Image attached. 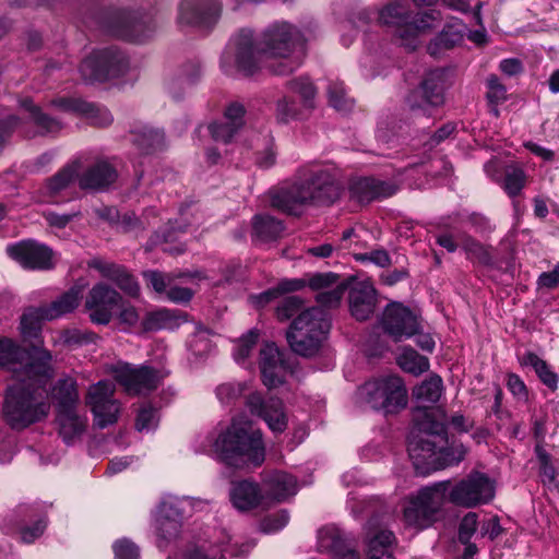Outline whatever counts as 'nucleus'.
<instances>
[{
	"instance_id": "49530a36",
	"label": "nucleus",
	"mask_w": 559,
	"mask_h": 559,
	"mask_svg": "<svg viewBox=\"0 0 559 559\" xmlns=\"http://www.w3.org/2000/svg\"><path fill=\"white\" fill-rule=\"evenodd\" d=\"M442 393V380L438 376H432L429 379L423 381L418 386L414 389L415 399L421 403H436L439 401Z\"/></svg>"
},
{
	"instance_id": "f8f14e48",
	"label": "nucleus",
	"mask_w": 559,
	"mask_h": 559,
	"mask_svg": "<svg viewBox=\"0 0 559 559\" xmlns=\"http://www.w3.org/2000/svg\"><path fill=\"white\" fill-rule=\"evenodd\" d=\"M127 67L122 53L114 49H104L92 52L80 67L82 78L86 82H103L118 76Z\"/></svg>"
},
{
	"instance_id": "9b49d317",
	"label": "nucleus",
	"mask_w": 559,
	"mask_h": 559,
	"mask_svg": "<svg viewBox=\"0 0 559 559\" xmlns=\"http://www.w3.org/2000/svg\"><path fill=\"white\" fill-rule=\"evenodd\" d=\"M361 399L374 409L395 413L407 404V391L397 376H385L366 382L359 389Z\"/></svg>"
},
{
	"instance_id": "2eb2a0df",
	"label": "nucleus",
	"mask_w": 559,
	"mask_h": 559,
	"mask_svg": "<svg viewBox=\"0 0 559 559\" xmlns=\"http://www.w3.org/2000/svg\"><path fill=\"white\" fill-rule=\"evenodd\" d=\"M121 295L105 283L95 284L85 299V308L93 323L108 324L121 307Z\"/></svg>"
},
{
	"instance_id": "f3484780",
	"label": "nucleus",
	"mask_w": 559,
	"mask_h": 559,
	"mask_svg": "<svg viewBox=\"0 0 559 559\" xmlns=\"http://www.w3.org/2000/svg\"><path fill=\"white\" fill-rule=\"evenodd\" d=\"M288 88L293 94L300 97L301 103H297L289 96H284L277 100L275 116L277 121L282 123L297 119L301 115V108H312L317 94L316 87L307 78L292 80L288 83Z\"/></svg>"
},
{
	"instance_id": "5fc2aeb1",
	"label": "nucleus",
	"mask_w": 559,
	"mask_h": 559,
	"mask_svg": "<svg viewBox=\"0 0 559 559\" xmlns=\"http://www.w3.org/2000/svg\"><path fill=\"white\" fill-rule=\"evenodd\" d=\"M158 417L154 408L144 406L139 411L135 428L140 432H150L157 427Z\"/></svg>"
},
{
	"instance_id": "6e6d98bb",
	"label": "nucleus",
	"mask_w": 559,
	"mask_h": 559,
	"mask_svg": "<svg viewBox=\"0 0 559 559\" xmlns=\"http://www.w3.org/2000/svg\"><path fill=\"white\" fill-rule=\"evenodd\" d=\"M115 559H140L139 547L130 539L122 538L112 545Z\"/></svg>"
},
{
	"instance_id": "6ab92c4d",
	"label": "nucleus",
	"mask_w": 559,
	"mask_h": 559,
	"mask_svg": "<svg viewBox=\"0 0 559 559\" xmlns=\"http://www.w3.org/2000/svg\"><path fill=\"white\" fill-rule=\"evenodd\" d=\"M246 405L252 415L260 417L274 433H282L288 426V416L283 401L278 397L264 400L258 393L247 396Z\"/></svg>"
},
{
	"instance_id": "e2e57ef3",
	"label": "nucleus",
	"mask_w": 559,
	"mask_h": 559,
	"mask_svg": "<svg viewBox=\"0 0 559 559\" xmlns=\"http://www.w3.org/2000/svg\"><path fill=\"white\" fill-rule=\"evenodd\" d=\"M144 277L156 293H165L170 284L169 276L156 271L145 272Z\"/></svg>"
},
{
	"instance_id": "c03bdc74",
	"label": "nucleus",
	"mask_w": 559,
	"mask_h": 559,
	"mask_svg": "<svg viewBox=\"0 0 559 559\" xmlns=\"http://www.w3.org/2000/svg\"><path fill=\"white\" fill-rule=\"evenodd\" d=\"M399 366L406 372L419 376L429 369L427 357L419 355L412 347H404L397 357Z\"/></svg>"
},
{
	"instance_id": "58836bf2",
	"label": "nucleus",
	"mask_w": 559,
	"mask_h": 559,
	"mask_svg": "<svg viewBox=\"0 0 559 559\" xmlns=\"http://www.w3.org/2000/svg\"><path fill=\"white\" fill-rule=\"evenodd\" d=\"M520 364L525 367H532L539 380L550 390L558 388V376L550 366L537 356L535 353L527 352L520 357Z\"/></svg>"
},
{
	"instance_id": "09e8293b",
	"label": "nucleus",
	"mask_w": 559,
	"mask_h": 559,
	"mask_svg": "<svg viewBox=\"0 0 559 559\" xmlns=\"http://www.w3.org/2000/svg\"><path fill=\"white\" fill-rule=\"evenodd\" d=\"M29 114L34 123L39 128L40 133H55L61 129V123L41 114L40 109L33 105L29 99H25L22 104Z\"/></svg>"
},
{
	"instance_id": "20e7f679",
	"label": "nucleus",
	"mask_w": 559,
	"mask_h": 559,
	"mask_svg": "<svg viewBox=\"0 0 559 559\" xmlns=\"http://www.w3.org/2000/svg\"><path fill=\"white\" fill-rule=\"evenodd\" d=\"M197 451L215 454L228 466L243 468L260 466L265 447L260 429L243 417H235L228 426H219L200 437Z\"/></svg>"
},
{
	"instance_id": "423d86ee",
	"label": "nucleus",
	"mask_w": 559,
	"mask_h": 559,
	"mask_svg": "<svg viewBox=\"0 0 559 559\" xmlns=\"http://www.w3.org/2000/svg\"><path fill=\"white\" fill-rule=\"evenodd\" d=\"M436 411L418 407L414 412L415 429L408 438V455L417 472L427 474L460 463L465 455L461 445L437 450L435 438L444 432V425L435 419Z\"/></svg>"
},
{
	"instance_id": "79ce46f5",
	"label": "nucleus",
	"mask_w": 559,
	"mask_h": 559,
	"mask_svg": "<svg viewBox=\"0 0 559 559\" xmlns=\"http://www.w3.org/2000/svg\"><path fill=\"white\" fill-rule=\"evenodd\" d=\"M186 321L176 311L159 309L147 314L144 328L147 330H173Z\"/></svg>"
},
{
	"instance_id": "f257e3e1",
	"label": "nucleus",
	"mask_w": 559,
	"mask_h": 559,
	"mask_svg": "<svg viewBox=\"0 0 559 559\" xmlns=\"http://www.w3.org/2000/svg\"><path fill=\"white\" fill-rule=\"evenodd\" d=\"M304 40L300 32L287 22H275L262 34L254 45L252 32L242 29L230 38L221 60L222 70L227 75H252L269 58L282 59L272 71L278 75L292 73L301 64Z\"/></svg>"
},
{
	"instance_id": "f704fd0d",
	"label": "nucleus",
	"mask_w": 559,
	"mask_h": 559,
	"mask_svg": "<svg viewBox=\"0 0 559 559\" xmlns=\"http://www.w3.org/2000/svg\"><path fill=\"white\" fill-rule=\"evenodd\" d=\"M267 493L276 501L295 496L298 490L296 478L285 472H273L265 480Z\"/></svg>"
},
{
	"instance_id": "ea45409f",
	"label": "nucleus",
	"mask_w": 559,
	"mask_h": 559,
	"mask_svg": "<svg viewBox=\"0 0 559 559\" xmlns=\"http://www.w3.org/2000/svg\"><path fill=\"white\" fill-rule=\"evenodd\" d=\"M81 169L79 162H73L62 169H60L55 176L47 180L46 192L49 197H55L61 191L70 187L75 179L79 178V171Z\"/></svg>"
},
{
	"instance_id": "39448f33",
	"label": "nucleus",
	"mask_w": 559,
	"mask_h": 559,
	"mask_svg": "<svg viewBox=\"0 0 559 559\" xmlns=\"http://www.w3.org/2000/svg\"><path fill=\"white\" fill-rule=\"evenodd\" d=\"M52 377L26 374L12 379L4 393L2 416L13 430H23L46 419L50 413L46 384Z\"/></svg>"
},
{
	"instance_id": "cd10ccee",
	"label": "nucleus",
	"mask_w": 559,
	"mask_h": 559,
	"mask_svg": "<svg viewBox=\"0 0 559 559\" xmlns=\"http://www.w3.org/2000/svg\"><path fill=\"white\" fill-rule=\"evenodd\" d=\"M90 267L97 270L100 275L114 282L122 292L131 297H136L140 286L136 280L121 265L94 259L88 263Z\"/></svg>"
},
{
	"instance_id": "69168bd1",
	"label": "nucleus",
	"mask_w": 559,
	"mask_h": 559,
	"mask_svg": "<svg viewBox=\"0 0 559 559\" xmlns=\"http://www.w3.org/2000/svg\"><path fill=\"white\" fill-rule=\"evenodd\" d=\"M357 259L361 262H371L380 267H386L391 264V259L385 250H374L369 253L360 254Z\"/></svg>"
},
{
	"instance_id": "680f3d73",
	"label": "nucleus",
	"mask_w": 559,
	"mask_h": 559,
	"mask_svg": "<svg viewBox=\"0 0 559 559\" xmlns=\"http://www.w3.org/2000/svg\"><path fill=\"white\" fill-rule=\"evenodd\" d=\"M88 341L87 336L80 330L70 329L59 332L58 338L53 342L55 344H63L68 346L80 345Z\"/></svg>"
},
{
	"instance_id": "f03ea898",
	"label": "nucleus",
	"mask_w": 559,
	"mask_h": 559,
	"mask_svg": "<svg viewBox=\"0 0 559 559\" xmlns=\"http://www.w3.org/2000/svg\"><path fill=\"white\" fill-rule=\"evenodd\" d=\"M495 483L483 473H472L451 487L449 480L421 488L408 499L404 520L409 526H430L443 507L447 498L460 507L475 508L490 502L495 497Z\"/></svg>"
},
{
	"instance_id": "72a5a7b5",
	"label": "nucleus",
	"mask_w": 559,
	"mask_h": 559,
	"mask_svg": "<svg viewBox=\"0 0 559 559\" xmlns=\"http://www.w3.org/2000/svg\"><path fill=\"white\" fill-rule=\"evenodd\" d=\"M59 433L67 443L81 436L86 426V417L78 414L76 408L57 411Z\"/></svg>"
},
{
	"instance_id": "3c124183",
	"label": "nucleus",
	"mask_w": 559,
	"mask_h": 559,
	"mask_svg": "<svg viewBox=\"0 0 559 559\" xmlns=\"http://www.w3.org/2000/svg\"><path fill=\"white\" fill-rule=\"evenodd\" d=\"M328 97L330 105L337 111H349L354 106V100L347 96L345 87L341 82H331L328 87Z\"/></svg>"
},
{
	"instance_id": "dca6fc26",
	"label": "nucleus",
	"mask_w": 559,
	"mask_h": 559,
	"mask_svg": "<svg viewBox=\"0 0 559 559\" xmlns=\"http://www.w3.org/2000/svg\"><path fill=\"white\" fill-rule=\"evenodd\" d=\"M445 87V71L441 69L431 70L426 74L419 90L409 94L407 104L412 110H423L426 115L428 108L439 107L444 103Z\"/></svg>"
},
{
	"instance_id": "6e6552de",
	"label": "nucleus",
	"mask_w": 559,
	"mask_h": 559,
	"mask_svg": "<svg viewBox=\"0 0 559 559\" xmlns=\"http://www.w3.org/2000/svg\"><path fill=\"white\" fill-rule=\"evenodd\" d=\"M394 535L391 531L380 530L369 537L366 559H393ZM320 551L333 552L337 559H360L353 546L346 542L343 532L335 526H325L318 532Z\"/></svg>"
},
{
	"instance_id": "603ef678",
	"label": "nucleus",
	"mask_w": 559,
	"mask_h": 559,
	"mask_svg": "<svg viewBox=\"0 0 559 559\" xmlns=\"http://www.w3.org/2000/svg\"><path fill=\"white\" fill-rule=\"evenodd\" d=\"M258 336V332L252 330L238 341L234 348V358L238 364H243L249 357L252 348L257 344Z\"/></svg>"
},
{
	"instance_id": "7c9ffc66",
	"label": "nucleus",
	"mask_w": 559,
	"mask_h": 559,
	"mask_svg": "<svg viewBox=\"0 0 559 559\" xmlns=\"http://www.w3.org/2000/svg\"><path fill=\"white\" fill-rule=\"evenodd\" d=\"M117 178V173L107 162H98L79 176L81 189L100 190L111 185Z\"/></svg>"
},
{
	"instance_id": "1a4fd4ad",
	"label": "nucleus",
	"mask_w": 559,
	"mask_h": 559,
	"mask_svg": "<svg viewBox=\"0 0 559 559\" xmlns=\"http://www.w3.org/2000/svg\"><path fill=\"white\" fill-rule=\"evenodd\" d=\"M326 312L319 307H311L300 312L290 324L287 341L298 355L310 357L318 353L330 331Z\"/></svg>"
},
{
	"instance_id": "8fccbe9b",
	"label": "nucleus",
	"mask_w": 559,
	"mask_h": 559,
	"mask_svg": "<svg viewBox=\"0 0 559 559\" xmlns=\"http://www.w3.org/2000/svg\"><path fill=\"white\" fill-rule=\"evenodd\" d=\"M526 183V174L522 168L510 167L506 170L502 188L510 198H515Z\"/></svg>"
},
{
	"instance_id": "bb28decb",
	"label": "nucleus",
	"mask_w": 559,
	"mask_h": 559,
	"mask_svg": "<svg viewBox=\"0 0 559 559\" xmlns=\"http://www.w3.org/2000/svg\"><path fill=\"white\" fill-rule=\"evenodd\" d=\"M338 277L332 273L326 274H313L306 280V286L314 290H322L318 294V301L325 307L336 306L344 293L346 287L342 283H337Z\"/></svg>"
},
{
	"instance_id": "b1692460",
	"label": "nucleus",
	"mask_w": 559,
	"mask_h": 559,
	"mask_svg": "<svg viewBox=\"0 0 559 559\" xmlns=\"http://www.w3.org/2000/svg\"><path fill=\"white\" fill-rule=\"evenodd\" d=\"M253 547V542H247L241 545H238V543L230 544L229 535L222 531L214 542L202 544L192 550L189 559H226V555L241 557Z\"/></svg>"
},
{
	"instance_id": "0e129e2a",
	"label": "nucleus",
	"mask_w": 559,
	"mask_h": 559,
	"mask_svg": "<svg viewBox=\"0 0 559 559\" xmlns=\"http://www.w3.org/2000/svg\"><path fill=\"white\" fill-rule=\"evenodd\" d=\"M462 36L459 33H449L447 31H442L438 37L435 39V43H431L428 47L431 55H436L437 50L435 46L442 45L444 48H450L454 46L459 40H461Z\"/></svg>"
},
{
	"instance_id": "412c9836",
	"label": "nucleus",
	"mask_w": 559,
	"mask_h": 559,
	"mask_svg": "<svg viewBox=\"0 0 559 559\" xmlns=\"http://www.w3.org/2000/svg\"><path fill=\"white\" fill-rule=\"evenodd\" d=\"M442 21L439 10H428L418 13L408 24L399 32L400 45L408 50H415L421 43V37L437 28Z\"/></svg>"
},
{
	"instance_id": "a878e982",
	"label": "nucleus",
	"mask_w": 559,
	"mask_h": 559,
	"mask_svg": "<svg viewBox=\"0 0 559 559\" xmlns=\"http://www.w3.org/2000/svg\"><path fill=\"white\" fill-rule=\"evenodd\" d=\"M51 105L64 112L80 114L94 126L105 127L112 121V116L106 108L79 98H57Z\"/></svg>"
},
{
	"instance_id": "ddd939ff",
	"label": "nucleus",
	"mask_w": 559,
	"mask_h": 559,
	"mask_svg": "<svg viewBox=\"0 0 559 559\" xmlns=\"http://www.w3.org/2000/svg\"><path fill=\"white\" fill-rule=\"evenodd\" d=\"M109 371L129 394H141L155 390L164 378L160 371L152 367H132L122 361L111 365Z\"/></svg>"
},
{
	"instance_id": "0eeeda50",
	"label": "nucleus",
	"mask_w": 559,
	"mask_h": 559,
	"mask_svg": "<svg viewBox=\"0 0 559 559\" xmlns=\"http://www.w3.org/2000/svg\"><path fill=\"white\" fill-rule=\"evenodd\" d=\"M0 368L12 372V379L26 374L53 377L55 367L51 353L43 346L23 348L16 341L0 337Z\"/></svg>"
},
{
	"instance_id": "c85d7f7f",
	"label": "nucleus",
	"mask_w": 559,
	"mask_h": 559,
	"mask_svg": "<svg viewBox=\"0 0 559 559\" xmlns=\"http://www.w3.org/2000/svg\"><path fill=\"white\" fill-rule=\"evenodd\" d=\"M376 305V290L368 281L356 283L349 292V309L357 320L368 319Z\"/></svg>"
},
{
	"instance_id": "393cba45",
	"label": "nucleus",
	"mask_w": 559,
	"mask_h": 559,
	"mask_svg": "<svg viewBox=\"0 0 559 559\" xmlns=\"http://www.w3.org/2000/svg\"><path fill=\"white\" fill-rule=\"evenodd\" d=\"M245 107L240 103H231L224 112L223 121L209 124L207 130L216 142L229 143L243 127Z\"/></svg>"
},
{
	"instance_id": "4c0bfd02",
	"label": "nucleus",
	"mask_w": 559,
	"mask_h": 559,
	"mask_svg": "<svg viewBox=\"0 0 559 559\" xmlns=\"http://www.w3.org/2000/svg\"><path fill=\"white\" fill-rule=\"evenodd\" d=\"M80 299V289L71 288L50 305L43 306L44 317L47 318V321H51L68 314L79 306Z\"/></svg>"
},
{
	"instance_id": "9d476101",
	"label": "nucleus",
	"mask_w": 559,
	"mask_h": 559,
	"mask_svg": "<svg viewBox=\"0 0 559 559\" xmlns=\"http://www.w3.org/2000/svg\"><path fill=\"white\" fill-rule=\"evenodd\" d=\"M203 502L189 497H165L157 507L154 515L156 544L158 548H166L175 542L181 532V522L193 511L201 510Z\"/></svg>"
},
{
	"instance_id": "13d9d810",
	"label": "nucleus",
	"mask_w": 559,
	"mask_h": 559,
	"mask_svg": "<svg viewBox=\"0 0 559 559\" xmlns=\"http://www.w3.org/2000/svg\"><path fill=\"white\" fill-rule=\"evenodd\" d=\"M47 527V520L44 516L37 519L32 525L23 526L20 530L21 540L26 544L33 543L43 535Z\"/></svg>"
},
{
	"instance_id": "de8ad7c7",
	"label": "nucleus",
	"mask_w": 559,
	"mask_h": 559,
	"mask_svg": "<svg viewBox=\"0 0 559 559\" xmlns=\"http://www.w3.org/2000/svg\"><path fill=\"white\" fill-rule=\"evenodd\" d=\"M460 245L468 259L477 261L480 264L488 265L492 262L491 254L485 246L467 235L460 237Z\"/></svg>"
},
{
	"instance_id": "2f4dec72",
	"label": "nucleus",
	"mask_w": 559,
	"mask_h": 559,
	"mask_svg": "<svg viewBox=\"0 0 559 559\" xmlns=\"http://www.w3.org/2000/svg\"><path fill=\"white\" fill-rule=\"evenodd\" d=\"M379 22L383 25L395 28V37L399 39V32L402 26L408 24L409 4L407 0H388L378 12Z\"/></svg>"
},
{
	"instance_id": "338daca9",
	"label": "nucleus",
	"mask_w": 559,
	"mask_h": 559,
	"mask_svg": "<svg viewBox=\"0 0 559 559\" xmlns=\"http://www.w3.org/2000/svg\"><path fill=\"white\" fill-rule=\"evenodd\" d=\"M165 293L169 301L177 304L188 302L193 296V292L189 288L170 285L168 286V289Z\"/></svg>"
},
{
	"instance_id": "4d7b16f0",
	"label": "nucleus",
	"mask_w": 559,
	"mask_h": 559,
	"mask_svg": "<svg viewBox=\"0 0 559 559\" xmlns=\"http://www.w3.org/2000/svg\"><path fill=\"white\" fill-rule=\"evenodd\" d=\"M301 308V300L296 296H288L281 300L276 307L278 320L284 321L296 314Z\"/></svg>"
},
{
	"instance_id": "7ed1b4c3",
	"label": "nucleus",
	"mask_w": 559,
	"mask_h": 559,
	"mask_svg": "<svg viewBox=\"0 0 559 559\" xmlns=\"http://www.w3.org/2000/svg\"><path fill=\"white\" fill-rule=\"evenodd\" d=\"M341 192L333 167L309 164L301 166L292 181L271 192V204L282 212L300 215L308 206L334 203Z\"/></svg>"
},
{
	"instance_id": "4468645a",
	"label": "nucleus",
	"mask_w": 559,
	"mask_h": 559,
	"mask_svg": "<svg viewBox=\"0 0 559 559\" xmlns=\"http://www.w3.org/2000/svg\"><path fill=\"white\" fill-rule=\"evenodd\" d=\"M115 385L106 380L98 381L90 386L86 404L94 416V424L105 428L117 421L120 404L114 399Z\"/></svg>"
},
{
	"instance_id": "c756f323",
	"label": "nucleus",
	"mask_w": 559,
	"mask_h": 559,
	"mask_svg": "<svg viewBox=\"0 0 559 559\" xmlns=\"http://www.w3.org/2000/svg\"><path fill=\"white\" fill-rule=\"evenodd\" d=\"M396 192V187L390 182L374 178H359L350 186V194L359 203L388 198Z\"/></svg>"
},
{
	"instance_id": "a211bd4d",
	"label": "nucleus",
	"mask_w": 559,
	"mask_h": 559,
	"mask_svg": "<svg viewBox=\"0 0 559 559\" xmlns=\"http://www.w3.org/2000/svg\"><path fill=\"white\" fill-rule=\"evenodd\" d=\"M383 331L395 342L419 333V322L413 311L400 302L389 304L381 318Z\"/></svg>"
},
{
	"instance_id": "a19ab883",
	"label": "nucleus",
	"mask_w": 559,
	"mask_h": 559,
	"mask_svg": "<svg viewBox=\"0 0 559 559\" xmlns=\"http://www.w3.org/2000/svg\"><path fill=\"white\" fill-rule=\"evenodd\" d=\"M43 307L27 309L20 321V331L25 341L37 340L40 335L41 323L47 318L44 317Z\"/></svg>"
},
{
	"instance_id": "4be33fe9",
	"label": "nucleus",
	"mask_w": 559,
	"mask_h": 559,
	"mask_svg": "<svg viewBox=\"0 0 559 559\" xmlns=\"http://www.w3.org/2000/svg\"><path fill=\"white\" fill-rule=\"evenodd\" d=\"M219 13V0H182L178 21L186 25L207 27L217 21Z\"/></svg>"
},
{
	"instance_id": "a18cd8bd",
	"label": "nucleus",
	"mask_w": 559,
	"mask_h": 559,
	"mask_svg": "<svg viewBox=\"0 0 559 559\" xmlns=\"http://www.w3.org/2000/svg\"><path fill=\"white\" fill-rule=\"evenodd\" d=\"M250 145L257 150V163L260 167L269 168L274 165L276 154L269 133L254 135Z\"/></svg>"
},
{
	"instance_id": "aec40b11",
	"label": "nucleus",
	"mask_w": 559,
	"mask_h": 559,
	"mask_svg": "<svg viewBox=\"0 0 559 559\" xmlns=\"http://www.w3.org/2000/svg\"><path fill=\"white\" fill-rule=\"evenodd\" d=\"M7 253L24 269L47 270L53 266V252L34 240H23L7 247Z\"/></svg>"
},
{
	"instance_id": "5701e85b",
	"label": "nucleus",
	"mask_w": 559,
	"mask_h": 559,
	"mask_svg": "<svg viewBox=\"0 0 559 559\" xmlns=\"http://www.w3.org/2000/svg\"><path fill=\"white\" fill-rule=\"evenodd\" d=\"M260 371L262 381L269 389L276 388L284 383L289 372L283 353L273 343H266L260 349Z\"/></svg>"
},
{
	"instance_id": "c9c22d12",
	"label": "nucleus",
	"mask_w": 559,
	"mask_h": 559,
	"mask_svg": "<svg viewBox=\"0 0 559 559\" xmlns=\"http://www.w3.org/2000/svg\"><path fill=\"white\" fill-rule=\"evenodd\" d=\"M51 397L57 411L76 408L80 397L75 379L69 376L60 378L52 386Z\"/></svg>"
},
{
	"instance_id": "774afa93",
	"label": "nucleus",
	"mask_w": 559,
	"mask_h": 559,
	"mask_svg": "<svg viewBox=\"0 0 559 559\" xmlns=\"http://www.w3.org/2000/svg\"><path fill=\"white\" fill-rule=\"evenodd\" d=\"M537 285L540 288L554 289L559 286V263L550 272H544L538 276Z\"/></svg>"
},
{
	"instance_id": "e433bc0d",
	"label": "nucleus",
	"mask_w": 559,
	"mask_h": 559,
	"mask_svg": "<svg viewBox=\"0 0 559 559\" xmlns=\"http://www.w3.org/2000/svg\"><path fill=\"white\" fill-rule=\"evenodd\" d=\"M283 229L282 222L270 215L258 214L252 218V238L257 241L274 240L281 236Z\"/></svg>"
},
{
	"instance_id": "052dcab7",
	"label": "nucleus",
	"mask_w": 559,
	"mask_h": 559,
	"mask_svg": "<svg viewBox=\"0 0 559 559\" xmlns=\"http://www.w3.org/2000/svg\"><path fill=\"white\" fill-rule=\"evenodd\" d=\"M477 514L475 512H468L461 521L459 528V538L463 544L469 542L473 534L477 528Z\"/></svg>"
},
{
	"instance_id": "bf43d9fd",
	"label": "nucleus",
	"mask_w": 559,
	"mask_h": 559,
	"mask_svg": "<svg viewBox=\"0 0 559 559\" xmlns=\"http://www.w3.org/2000/svg\"><path fill=\"white\" fill-rule=\"evenodd\" d=\"M487 98L491 104H500L507 98V90L496 75L487 79Z\"/></svg>"
},
{
	"instance_id": "864d4df0",
	"label": "nucleus",
	"mask_w": 559,
	"mask_h": 559,
	"mask_svg": "<svg viewBox=\"0 0 559 559\" xmlns=\"http://www.w3.org/2000/svg\"><path fill=\"white\" fill-rule=\"evenodd\" d=\"M288 521V512L286 510H281L274 514L265 516L260 524V530L263 533L273 534L284 528Z\"/></svg>"
},
{
	"instance_id": "473e14b6",
	"label": "nucleus",
	"mask_w": 559,
	"mask_h": 559,
	"mask_svg": "<svg viewBox=\"0 0 559 559\" xmlns=\"http://www.w3.org/2000/svg\"><path fill=\"white\" fill-rule=\"evenodd\" d=\"M261 495L255 483L241 480L233 483L230 488V501L239 511H248L258 506Z\"/></svg>"
},
{
	"instance_id": "37998d69",
	"label": "nucleus",
	"mask_w": 559,
	"mask_h": 559,
	"mask_svg": "<svg viewBox=\"0 0 559 559\" xmlns=\"http://www.w3.org/2000/svg\"><path fill=\"white\" fill-rule=\"evenodd\" d=\"M253 393L249 382H225L216 386L215 394L222 405H231L242 395Z\"/></svg>"
}]
</instances>
